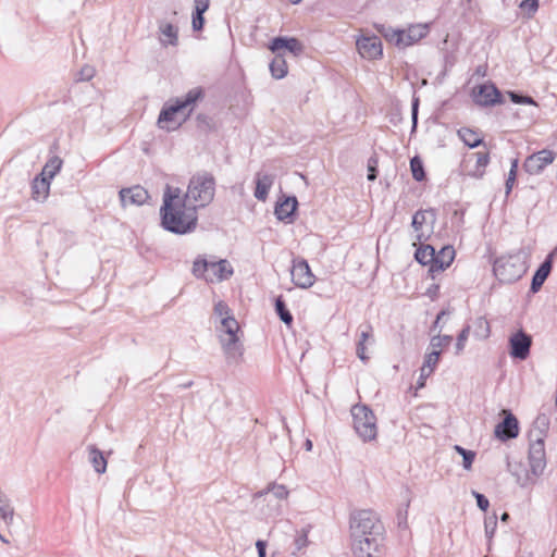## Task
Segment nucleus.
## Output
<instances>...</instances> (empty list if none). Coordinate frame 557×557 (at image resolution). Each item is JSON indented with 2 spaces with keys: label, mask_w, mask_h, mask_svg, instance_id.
<instances>
[{
  "label": "nucleus",
  "mask_w": 557,
  "mask_h": 557,
  "mask_svg": "<svg viewBox=\"0 0 557 557\" xmlns=\"http://www.w3.org/2000/svg\"><path fill=\"white\" fill-rule=\"evenodd\" d=\"M160 209L161 225L169 232L186 234L196 228L197 209L188 203L182 189L166 185Z\"/></svg>",
  "instance_id": "1"
},
{
  "label": "nucleus",
  "mask_w": 557,
  "mask_h": 557,
  "mask_svg": "<svg viewBox=\"0 0 557 557\" xmlns=\"http://www.w3.org/2000/svg\"><path fill=\"white\" fill-rule=\"evenodd\" d=\"M203 97V89L196 87L190 89L184 97L166 102L159 114L158 126L166 131L176 128V126L168 125L174 122L175 114L187 111V115H189L194 111L196 103L202 100Z\"/></svg>",
  "instance_id": "2"
},
{
  "label": "nucleus",
  "mask_w": 557,
  "mask_h": 557,
  "mask_svg": "<svg viewBox=\"0 0 557 557\" xmlns=\"http://www.w3.org/2000/svg\"><path fill=\"white\" fill-rule=\"evenodd\" d=\"M215 180L209 172L202 171L194 174L188 183L187 191L183 195L193 207L205 208L214 198Z\"/></svg>",
  "instance_id": "3"
},
{
  "label": "nucleus",
  "mask_w": 557,
  "mask_h": 557,
  "mask_svg": "<svg viewBox=\"0 0 557 557\" xmlns=\"http://www.w3.org/2000/svg\"><path fill=\"white\" fill-rule=\"evenodd\" d=\"M528 265L525 256L519 251L498 257L493 264V272L502 283H513L522 277L527 272Z\"/></svg>",
  "instance_id": "4"
},
{
  "label": "nucleus",
  "mask_w": 557,
  "mask_h": 557,
  "mask_svg": "<svg viewBox=\"0 0 557 557\" xmlns=\"http://www.w3.org/2000/svg\"><path fill=\"white\" fill-rule=\"evenodd\" d=\"M383 535V525L376 515L371 510H359L350 516V536Z\"/></svg>",
  "instance_id": "5"
},
{
  "label": "nucleus",
  "mask_w": 557,
  "mask_h": 557,
  "mask_svg": "<svg viewBox=\"0 0 557 557\" xmlns=\"http://www.w3.org/2000/svg\"><path fill=\"white\" fill-rule=\"evenodd\" d=\"M220 343L228 359H236L242 355V346L237 336L239 324L234 317H224L216 327Z\"/></svg>",
  "instance_id": "6"
},
{
  "label": "nucleus",
  "mask_w": 557,
  "mask_h": 557,
  "mask_svg": "<svg viewBox=\"0 0 557 557\" xmlns=\"http://www.w3.org/2000/svg\"><path fill=\"white\" fill-rule=\"evenodd\" d=\"M354 429L363 442H371L376 438V417L366 405H355L351 408Z\"/></svg>",
  "instance_id": "7"
},
{
  "label": "nucleus",
  "mask_w": 557,
  "mask_h": 557,
  "mask_svg": "<svg viewBox=\"0 0 557 557\" xmlns=\"http://www.w3.org/2000/svg\"><path fill=\"white\" fill-rule=\"evenodd\" d=\"M529 463L531 472L536 476L541 475L546 468L544 437L541 433L534 440H531Z\"/></svg>",
  "instance_id": "8"
},
{
  "label": "nucleus",
  "mask_w": 557,
  "mask_h": 557,
  "mask_svg": "<svg viewBox=\"0 0 557 557\" xmlns=\"http://www.w3.org/2000/svg\"><path fill=\"white\" fill-rule=\"evenodd\" d=\"M383 535L362 536L351 539V548L355 557H377Z\"/></svg>",
  "instance_id": "9"
},
{
  "label": "nucleus",
  "mask_w": 557,
  "mask_h": 557,
  "mask_svg": "<svg viewBox=\"0 0 557 557\" xmlns=\"http://www.w3.org/2000/svg\"><path fill=\"white\" fill-rule=\"evenodd\" d=\"M488 162L490 154L487 152L471 153L463 160L462 173L473 178H482Z\"/></svg>",
  "instance_id": "10"
},
{
  "label": "nucleus",
  "mask_w": 557,
  "mask_h": 557,
  "mask_svg": "<svg viewBox=\"0 0 557 557\" xmlns=\"http://www.w3.org/2000/svg\"><path fill=\"white\" fill-rule=\"evenodd\" d=\"M531 345L532 337L520 330L509 338V354L512 358L525 360L530 355Z\"/></svg>",
  "instance_id": "11"
},
{
  "label": "nucleus",
  "mask_w": 557,
  "mask_h": 557,
  "mask_svg": "<svg viewBox=\"0 0 557 557\" xmlns=\"http://www.w3.org/2000/svg\"><path fill=\"white\" fill-rule=\"evenodd\" d=\"M556 153L548 149H543L531 156L524 161V169L531 175L540 174L547 165L554 162Z\"/></svg>",
  "instance_id": "12"
},
{
  "label": "nucleus",
  "mask_w": 557,
  "mask_h": 557,
  "mask_svg": "<svg viewBox=\"0 0 557 557\" xmlns=\"http://www.w3.org/2000/svg\"><path fill=\"white\" fill-rule=\"evenodd\" d=\"M290 274L294 284L300 288H309L314 283V275L305 259L293 261Z\"/></svg>",
  "instance_id": "13"
},
{
  "label": "nucleus",
  "mask_w": 557,
  "mask_h": 557,
  "mask_svg": "<svg viewBox=\"0 0 557 557\" xmlns=\"http://www.w3.org/2000/svg\"><path fill=\"white\" fill-rule=\"evenodd\" d=\"M505 418L499 422L494 430L495 437L506 442L516 438L519 434V423L517 418L509 410H503Z\"/></svg>",
  "instance_id": "14"
},
{
  "label": "nucleus",
  "mask_w": 557,
  "mask_h": 557,
  "mask_svg": "<svg viewBox=\"0 0 557 557\" xmlns=\"http://www.w3.org/2000/svg\"><path fill=\"white\" fill-rule=\"evenodd\" d=\"M360 55L368 60H375L383 54L381 39L377 36H363L356 42Z\"/></svg>",
  "instance_id": "15"
},
{
  "label": "nucleus",
  "mask_w": 557,
  "mask_h": 557,
  "mask_svg": "<svg viewBox=\"0 0 557 557\" xmlns=\"http://www.w3.org/2000/svg\"><path fill=\"white\" fill-rule=\"evenodd\" d=\"M473 100L482 107H490L502 103V95L493 84H483L473 91Z\"/></svg>",
  "instance_id": "16"
},
{
  "label": "nucleus",
  "mask_w": 557,
  "mask_h": 557,
  "mask_svg": "<svg viewBox=\"0 0 557 557\" xmlns=\"http://www.w3.org/2000/svg\"><path fill=\"white\" fill-rule=\"evenodd\" d=\"M272 52L288 51L290 54L298 57L304 52V45L295 37H275L269 45Z\"/></svg>",
  "instance_id": "17"
},
{
  "label": "nucleus",
  "mask_w": 557,
  "mask_h": 557,
  "mask_svg": "<svg viewBox=\"0 0 557 557\" xmlns=\"http://www.w3.org/2000/svg\"><path fill=\"white\" fill-rule=\"evenodd\" d=\"M374 343L373 327L371 324H363L359 326V337L356 344V354L358 358L367 363L369 356L367 355L366 345H372Z\"/></svg>",
  "instance_id": "18"
},
{
  "label": "nucleus",
  "mask_w": 557,
  "mask_h": 557,
  "mask_svg": "<svg viewBox=\"0 0 557 557\" xmlns=\"http://www.w3.org/2000/svg\"><path fill=\"white\" fill-rule=\"evenodd\" d=\"M556 251H557V249H555L550 253H548L546 259L535 271V273L532 277L531 287H530V290L532 293H537L541 289V287L543 286L546 278L548 277V275L552 271V268H553V259H554Z\"/></svg>",
  "instance_id": "19"
},
{
  "label": "nucleus",
  "mask_w": 557,
  "mask_h": 557,
  "mask_svg": "<svg viewBox=\"0 0 557 557\" xmlns=\"http://www.w3.org/2000/svg\"><path fill=\"white\" fill-rule=\"evenodd\" d=\"M149 198L148 191L141 186L123 188L120 191V199L123 206L136 205L140 206Z\"/></svg>",
  "instance_id": "20"
},
{
  "label": "nucleus",
  "mask_w": 557,
  "mask_h": 557,
  "mask_svg": "<svg viewBox=\"0 0 557 557\" xmlns=\"http://www.w3.org/2000/svg\"><path fill=\"white\" fill-rule=\"evenodd\" d=\"M207 282H221L227 280L233 274V268L227 260L211 261L209 265Z\"/></svg>",
  "instance_id": "21"
},
{
  "label": "nucleus",
  "mask_w": 557,
  "mask_h": 557,
  "mask_svg": "<svg viewBox=\"0 0 557 557\" xmlns=\"http://www.w3.org/2000/svg\"><path fill=\"white\" fill-rule=\"evenodd\" d=\"M455 258V249L453 246H445L438 252L435 251L434 263L430 267L432 274L442 272L447 269Z\"/></svg>",
  "instance_id": "22"
},
{
  "label": "nucleus",
  "mask_w": 557,
  "mask_h": 557,
  "mask_svg": "<svg viewBox=\"0 0 557 557\" xmlns=\"http://www.w3.org/2000/svg\"><path fill=\"white\" fill-rule=\"evenodd\" d=\"M404 36V48L414 45L422 38H424L430 32V25L426 23L410 25L407 29H403Z\"/></svg>",
  "instance_id": "23"
},
{
  "label": "nucleus",
  "mask_w": 557,
  "mask_h": 557,
  "mask_svg": "<svg viewBox=\"0 0 557 557\" xmlns=\"http://www.w3.org/2000/svg\"><path fill=\"white\" fill-rule=\"evenodd\" d=\"M274 183V176L271 174L257 173L256 175V188L253 196L260 200L265 201L268 198L269 190Z\"/></svg>",
  "instance_id": "24"
},
{
  "label": "nucleus",
  "mask_w": 557,
  "mask_h": 557,
  "mask_svg": "<svg viewBox=\"0 0 557 557\" xmlns=\"http://www.w3.org/2000/svg\"><path fill=\"white\" fill-rule=\"evenodd\" d=\"M159 30H160V44L163 47L168 46H177L178 44V29L176 26H174L171 23L161 22L159 24Z\"/></svg>",
  "instance_id": "25"
},
{
  "label": "nucleus",
  "mask_w": 557,
  "mask_h": 557,
  "mask_svg": "<svg viewBox=\"0 0 557 557\" xmlns=\"http://www.w3.org/2000/svg\"><path fill=\"white\" fill-rule=\"evenodd\" d=\"M375 28L377 32L391 44L395 45L396 47L404 49V36L405 33L400 28H393L391 26L380 24L375 25Z\"/></svg>",
  "instance_id": "26"
},
{
  "label": "nucleus",
  "mask_w": 557,
  "mask_h": 557,
  "mask_svg": "<svg viewBox=\"0 0 557 557\" xmlns=\"http://www.w3.org/2000/svg\"><path fill=\"white\" fill-rule=\"evenodd\" d=\"M297 205H298V201H297L296 197H294V196L287 197L285 200H283L282 202H278L275 206L274 213L278 220H281V221L287 220L294 214V212L297 208Z\"/></svg>",
  "instance_id": "27"
},
{
  "label": "nucleus",
  "mask_w": 557,
  "mask_h": 557,
  "mask_svg": "<svg viewBox=\"0 0 557 557\" xmlns=\"http://www.w3.org/2000/svg\"><path fill=\"white\" fill-rule=\"evenodd\" d=\"M88 451V460L92 465L95 471L99 474H102L107 470V459L103 456V453L99 450L95 445H89L87 447Z\"/></svg>",
  "instance_id": "28"
},
{
  "label": "nucleus",
  "mask_w": 557,
  "mask_h": 557,
  "mask_svg": "<svg viewBox=\"0 0 557 557\" xmlns=\"http://www.w3.org/2000/svg\"><path fill=\"white\" fill-rule=\"evenodd\" d=\"M50 189V180H48L44 175H38L35 177L32 186L33 198L35 200H44L48 197Z\"/></svg>",
  "instance_id": "29"
},
{
  "label": "nucleus",
  "mask_w": 557,
  "mask_h": 557,
  "mask_svg": "<svg viewBox=\"0 0 557 557\" xmlns=\"http://www.w3.org/2000/svg\"><path fill=\"white\" fill-rule=\"evenodd\" d=\"M274 59L270 63V71L274 78L281 79L287 74V63L283 52H273Z\"/></svg>",
  "instance_id": "30"
},
{
  "label": "nucleus",
  "mask_w": 557,
  "mask_h": 557,
  "mask_svg": "<svg viewBox=\"0 0 557 557\" xmlns=\"http://www.w3.org/2000/svg\"><path fill=\"white\" fill-rule=\"evenodd\" d=\"M458 136L469 148H475L483 144L482 137L475 131L468 127H461L458 131Z\"/></svg>",
  "instance_id": "31"
},
{
  "label": "nucleus",
  "mask_w": 557,
  "mask_h": 557,
  "mask_svg": "<svg viewBox=\"0 0 557 557\" xmlns=\"http://www.w3.org/2000/svg\"><path fill=\"white\" fill-rule=\"evenodd\" d=\"M416 260L423 264H430V267L434 263L435 258V249L431 245H421L414 253Z\"/></svg>",
  "instance_id": "32"
},
{
  "label": "nucleus",
  "mask_w": 557,
  "mask_h": 557,
  "mask_svg": "<svg viewBox=\"0 0 557 557\" xmlns=\"http://www.w3.org/2000/svg\"><path fill=\"white\" fill-rule=\"evenodd\" d=\"M275 312L284 324H286L288 327L292 326L294 318L290 311L287 309L282 296L275 298Z\"/></svg>",
  "instance_id": "33"
},
{
  "label": "nucleus",
  "mask_w": 557,
  "mask_h": 557,
  "mask_svg": "<svg viewBox=\"0 0 557 557\" xmlns=\"http://www.w3.org/2000/svg\"><path fill=\"white\" fill-rule=\"evenodd\" d=\"M62 163L63 162L59 157H52L48 160L40 174L46 176L48 180H52L61 170Z\"/></svg>",
  "instance_id": "34"
},
{
  "label": "nucleus",
  "mask_w": 557,
  "mask_h": 557,
  "mask_svg": "<svg viewBox=\"0 0 557 557\" xmlns=\"http://www.w3.org/2000/svg\"><path fill=\"white\" fill-rule=\"evenodd\" d=\"M430 213L431 215H434L432 211H417L412 216L411 225L414 228L417 234V240L421 242L424 238L423 234H420L419 231L421 230L422 225L426 222V214Z\"/></svg>",
  "instance_id": "35"
},
{
  "label": "nucleus",
  "mask_w": 557,
  "mask_h": 557,
  "mask_svg": "<svg viewBox=\"0 0 557 557\" xmlns=\"http://www.w3.org/2000/svg\"><path fill=\"white\" fill-rule=\"evenodd\" d=\"M211 261H208L206 259H197L194 262L193 265V273L197 277L205 278L207 281V276L209 274V265Z\"/></svg>",
  "instance_id": "36"
},
{
  "label": "nucleus",
  "mask_w": 557,
  "mask_h": 557,
  "mask_svg": "<svg viewBox=\"0 0 557 557\" xmlns=\"http://www.w3.org/2000/svg\"><path fill=\"white\" fill-rule=\"evenodd\" d=\"M410 168H411L412 176L416 181L421 182L424 180L425 173H424V169H423V163L418 157H414L411 159Z\"/></svg>",
  "instance_id": "37"
},
{
  "label": "nucleus",
  "mask_w": 557,
  "mask_h": 557,
  "mask_svg": "<svg viewBox=\"0 0 557 557\" xmlns=\"http://www.w3.org/2000/svg\"><path fill=\"white\" fill-rule=\"evenodd\" d=\"M517 170H518V160L513 159L511 161V166H510V170H509V173H508V176L506 180V184H505L506 195L510 194V191L516 183Z\"/></svg>",
  "instance_id": "38"
},
{
  "label": "nucleus",
  "mask_w": 557,
  "mask_h": 557,
  "mask_svg": "<svg viewBox=\"0 0 557 557\" xmlns=\"http://www.w3.org/2000/svg\"><path fill=\"white\" fill-rule=\"evenodd\" d=\"M453 341L450 335H435L430 341V346L434 350H438L442 347H447Z\"/></svg>",
  "instance_id": "39"
},
{
  "label": "nucleus",
  "mask_w": 557,
  "mask_h": 557,
  "mask_svg": "<svg viewBox=\"0 0 557 557\" xmlns=\"http://www.w3.org/2000/svg\"><path fill=\"white\" fill-rule=\"evenodd\" d=\"M440 357H441V351L433 349V351L429 352L425 356L422 367L425 369H429L431 371H434L440 361Z\"/></svg>",
  "instance_id": "40"
},
{
  "label": "nucleus",
  "mask_w": 557,
  "mask_h": 557,
  "mask_svg": "<svg viewBox=\"0 0 557 557\" xmlns=\"http://www.w3.org/2000/svg\"><path fill=\"white\" fill-rule=\"evenodd\" d=\"M264 494L272 495L276 499L283 500L287 498L288 491L284 485L273 484Z\"/></svg>",
  "instance_id": "41"
},
{
  "label": "nucleus",
  "mask_w": 557,
  "mask_h": 557,
  "mask_svg": "<svg viewBox=\"0 0 557 557\" xmlns=\"http://www.w3.org/2000/svg\"><path fill=\"white\" fill-rule=\"evenodd\" d=\"M307 545H308V535H307V532L302 530L301 532L297 533V535L294 540L295 549L292 552V554L296 555L298 552H300Z\"/></svg>",
  "instance_id": "42"
},
{
  "label": "nucleus",
  "mask_w": 557,
  "mask_h": 557,
  "mask_svg": "<svg viewBox=\"0 0 557 557\" xmlns=\"http://www.w3.org/2000/svg\"><path fill=\"white\" fill-rule=\"evenodd\" d=\"M469 333H470V326L467 325L458 334L457 343H456V355H459L463 350V348L466 346V342H467L468 336H469Z\"/></svg>",
  "instance_id": "43"
},
{
  "label": "nucleus",
  "mask_w": 557,
  "mask_h": 557,
  "mask_svg": "<svg viewBox=\"0 0 557 557\" xmlns=\"http://www.w3.org/2000/svg\"><path fill=\"white\" fill-rule=\"evenodd\" d=\"M509 97L513 103L536 106V102L530 96H524V95L517 94L515 91H509Z\"/></svg>",
  "instance_id": "44"
},
{
  "label": "nucleus",
  "mask_w": 557,
  "mask_h": 557,
  "mask_svg": "<svg viewBox=\"0 0 557 557\" xmlns=\"http://www.w3.org/2000/svg\"><path fill=\"white\" fill-rule=\"evenodd\" d=\"M475 324H476L478 329L481 331V333L479 335L483 338H487L491 334L488 321L485 318L480 317L476 319Z\"/></svg>",
  "instance_id": "45"
},
{
  "label": "nucleus",
  "mask_w": 557,
  "mask_h": 557,
  "mask_svg": "<svg viewBox=\"0 0 557 557\" xmlns=\"http://www.w3.org/2000/svg\"><path fill=\"white\" fill-rule=\"evenodd\" d=\"M520 8L528 10V16L532 17L539 9V0H523Z\"/></svg>",
  "instance_id": "46"
},
{
  "label": "nucleus",
  "mask_w": 557,
  "mask_h": 557,
  "mask_svg": "<svg viewBox=\"0 0 557 557\" xmlns=\"http://www.w3.org/2000/svg\"><path fill=\"white\" fill-rule=\"evenodd\" d=\"M95 69L89 65H85L81 69L78 73V81L87 82L90 81L95 76Z\"/></svg>",
  "instance_id": "47"
},
{
  "label": "nucleus",
  "mask_w": 557,
  "mask_h": 557,
  "mask_svg": "<svg viewBox=\"0 0 557 557\" xmlns=\"http://www.w3.org/2000/svg\"><path fill=\"white\" fill-rule=\"evenodd\" d=\"M214 314L219 318L231 317L230 308L224 301H219L214 305Z\"/></svg>",
  "instance_id": "48"
},
{
  "label": "nucleus",
  "mask_w": 557,
  "mask_h": 557,
  "mask_svg": "<svg viewBox=\"0 0 557 557\" xmlns=\"http://www.w3.org/2000/svg\"><path fill=\"white\" fill-rule=\"evenodd\" d=\"M205 17L202 13L193 12L191 26L193 29L199 32L203 28Z\"/></svg>",
  "instance_id": "49"
},
{
  "label": "nucleus",
  "mask_w": 557,
  "mask_h": 557,
  "mask_svg": "<svg viewBox=\"0 0 557 557\" xmlns=\"http://www.w3.org/2000/svg\"><path fill=\"white\" fill-rule=\"evenodd\" d=\"M377 160L375 158H370L368 161V180L374 181L377 176Z\"/></svg>",
  "instance_id": "50"
},
{
  "label": "nucleus",
  "mask_w": 557,
  "mask_h": 557,
  "mask_svg": "<svg viewBox=\"0 0 557 557\" xmlns=\"http://www.w3.org/2000/svg\"><path fill=\"white\" fill-rule=\"evenodd\" d=\"M472 493H473V496H474V497H475V499H476V505H478V507H479L481 510H483V511L487 510V508H488V506H490V502H488V499H487L483 494H480V493H478V492H475V491H473Z\"/></svg>",
  "instance_id": "51"
},
{
  "label": "nucleus",
  "mask_w": 557,
  "mask_h": 557,
  "mask_svg": "<svg viewBox=\"0 0 557 557\" xmlns=\"http://www.w3.org/2000/svg\"><path fill=\"white\" fill-rule=\"evenodd\" d=\"M475 458V453L472 450H467L465 455H462V466L466 470H470Z\"/></svg>",
  "instance_id": "52"
},
{
  "label": "nucleus",
  "mask_w": 557,
  "mask_h": 557,
  "mask_svg": "<svg viewBox=\"0 0 557 557\" xmlns=\"http://www.w3.org/2000/svg\"><path fill=\"white\" fill-rule=\"evenodd\" d=\"M210 5V0H195V10L194 12L205 14Z\"/></svg>",
  "instance_id": "53"
},
{
  "label": "nucleus",
  "mask_w": 557,
  "mask_h": 557,
  "mask_svg": "<svg viewBox=\"0 0 557 557\" xmlns=\"http://www.w3.org/2000/svg\"><path fill=\"white\" fill-rule=\"evenodd\" d=\"M433 373V371L421 367L420 369V377H419V386H424V381Z\"/></svg>",
  "instance_id": "54"
},
{
  "label": "nucleus",
  "mask_w": 557,
  "mask_h": 557,
  "mask_svg": "<svg viewBox=\"0 0 557 557\" xmlns=\"http://www.w3.org/2000/svg\"><path fill=\"white\" fill-rule=\"evenodd\" d=\"M256 547H257V550H258V556L259 557H265V549H267V543L262 540H258L256 542Z\"/></svg>",
  "instance_id": "55"
},
{
  "label": "nucleus",
  "mask_w": 557,
  "mask_h": 557,
  "mask_svg": "<svg viewBox=\"0 0 557 557\" xmlns=\"http://www.w3.org/2000/svg\"><path fill=\"white\" fill-rule=\"evenodd\" d=\"M418 106L419 100L416 98L412 102V122H413V128L417 126V120H418Z\"/></svg>",
  "instance_id": "56"
},
{
  "label": "nucleus",
  "mask_w": 557,
  "mask_h": 557,
  "mask_svg": "<svg viewBox=\"0 0 557 557\" xmlns=\"http://www.w3.org/2000/svg\"><path fill=\"white\" fill-rule=\"evenodd\" d=\"M495 528H496V521L494 520L492 522V527L490 525L488 522H485V533L488 537H491L495 531Z\"/></svg>",
  "instance_id": "57"
},
{
  "label": "nucleus",
  "mask_w": 557,
  "mask_h": 557,
  "mask_svg": "<svg viewBox=\"0 0 557 557\" xmlns=\"http://www.w3.org/2000/svg\"><path fill=\"white\" fill-rule=\"evenodd\" d=\"M445 314H446V312H445L444 310H442V311L437 314L436 320H435L434 325H433V329L437 327V325H438L440 321L444 319V315H445Z\"/></svg>",
  "instance_id": "58"
},
{
  "label": "nucleus",
  "mask_w": 557,
  "mask_h": 557,
  "mask_svg": "<svg viewBox=\"0 0 557 557\" xmlns=\"http://www.w3.org/2000/svg\"><path fill=\"white\" fill-rule=\"evenodd\" d=\"M445 314H446V312H445L444 310H442V311L437 314L436 320H435L434 325H433V329L437 327V325H438L440 321L444 319V315H445Z\"/></svg>",
  "instance_id": "59"
},
{
  "label": "nucleus",
  "mask_w": 557,
  "mask_h": 557,
  "mask_svg": "<svg viewBox=\"0 0 557 557\" xmlns=\"http://www.w3.org/2000/svg\"><path fill=\"white\" fill-rule=\"evenodd\" d=\"M455 450L459 454V455H465L467 453L468 449H465L463 447L459 446V445H455Z\"/></svg>",
  "instance_id": "60"
},
{
  "label": "nucleus",
  "mask_w": 557,
  "mask_h": 557,
  "mask_svg": "<svg viewBox=\"0 0 557 557\" xmlns=\"http://www.w3.org/2000/svg\"><path fill=\"white\" fill-rule=\"evenodd\" d=\"M455 450L459 454V455H465L467 453L468 449H465L463 447L459 446V445H455Z\"/></svg>",
  "instance_id": "61"
},
{
  "label": "nucleus",
  "mask_w": 557,
  "mask_h": 557,
  "mask_svg": "<svg viewBox=\"0 0 557 557\" xmlns=\"http://www.w3.org/2000/svg\"><path fill=\"white\" fill-rule=\"evenodd\" d=\"M306 447H307V449H308V450H310V449H311V447H312V443H311V441L307 440V442H306Z\"/></svg>",
  "instance_id": "62"
},
{
  "label": "nucleus",
  "mask_w": 557,
  "mask_h": 557,
  "mask_svg": "<svg viewBox=\"0 0 557 557\" xmlns=\"http://www.w3.org/2000/svg\"><path fill=\"white\" fill-rule=\"evenodd\" d=\"M293 4H298L301 0H289Z\"/></svg>",
  "instance_id": "63"
},
{
  "label": "nucleus",
  "mask_w": 557,
  "mask_h": 557,
  "mask_svg": "<svg viewBox=\"0 0 557 557\" xmlns=\"http://www.w3.org/2000/svg\"><path fill=\"white\" fill-rule=\"evenodd\" d=\"M507 518H508V515H507V513H504V515H503V517H502V519H503V520H505V519H507Z\"/></svg>",
  "instance_id": "64"
}]
</instances>
